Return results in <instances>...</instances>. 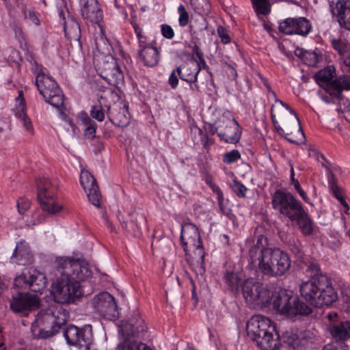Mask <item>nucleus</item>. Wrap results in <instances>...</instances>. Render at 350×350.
<instances>
[{
  "label": "nucleus",
  "mask_w": 350,
  "mask_h": 350,
  "mask_svg": "<svg viewBox=\"0 0 350 350\" xmlns=\"http://www.w3.org/2000/svg\"><path fill=\"white\" fill-rule=\"evenodd\" d=\"M56 268L60 274L51 286L54 301L70 304L81 295L80 283L92 274L89 265L84 260L71 257H59Z\"/></svg>",
  "instance_id": "1"
},
{
  "label": "nucleus",
  "mask_w": 350,
  "mask_h": 350,
  "mask_svg": "<svg viewBox=\"0 0 350 350\" xmlns=\"http://www.w3.org/2000/svg\"><path fill=\"white\" fill-rule=\"evenodd\" d=\"M262 236L249 249L247 262L252 269H258L265 276L277 278L284 275L291 266V260L287 253L278 247L262 245Z\"/></svg>",
  "instance_id": "2"
},
{
  "label": "nucleus",
  "mask_w": 350,
  "mask_h": 350,
  "mask_svg": "<svg viewBox=\"0 0 350 350\" xmlns=\"http://www.w3.org/2000/svg\"><path fill=\"white\" fill-rule=\"evenodd\" d=\"M301 296L312 306H330L338 299L330 278L325 274L303 282L299 287Z\"/></svg>",
  "instance_id": "3"
},
{
  "label": "nucleus",
  "mask_w": 350,
  "mask_h": 350,
  "mask_svg": "<svg viewBox=\"0 0 350 350\" xmlns=\"http://www.w3.org/2000/svg\"><path fill=\"white\" fill-rule=\"evenodd\" d=\"M118 329L122 341L117 347L118 350H152L146 344L137 340L146 329L144 321L138 312H134L128 320L122 321L118 325Z\"/></svg>",
  "instance_id": "4"
},
{
  "label": "nucleus",
  "mask_w": 350,
  "mask_h": 350,
  "mask_svg": "<svg viewBox=\"0 0 350 350\" xmlns=\"http://www.w3.org/2000/svg\"><path fill=\"white\" fill-rule=\"evenodd\" d=\"M68 319V312L58 303H54L46 309H42L37 314L35 321L32 323V327L43 326L44 329L50 327L45 332L40 330L38 336L46 338L57 333L60 327Z\"/></svg>",
  "instance_id": "5"
},
{
  "label": "nucleus",
  "mask_w": 350,
  "mask_h": 350,
  "mask_svg": "<svg viewBox=\"0 0 350 350\" xmlns=\"http://www.w3.org/2000/svg\"><path fill=\"white\" fill-rule=\"evenodd\" d=\"M272 297L273 308L278 313L290 318L308 315L312 312L310 306L294 296L291 291L281 290Z\"/></svg>",
  "instance_id": "6"
},
{
  "label": "nucleus",
  "mask_w": 350,
  "mask_h": 350,
  "mask_svg": "<svg viewBox=\"0 0 350 350\" xmlns=\"http://www.w3.org/2000/svg\"><path fill=\"white\" fill-rule=\"evenodd\" d=\"M335 72V68L329 66L315 75V80L332 97L341 100L342 91L350 90V76L344 75L333 80Z\"/></svg>",
  "instance_id": "7"
},
{
  "label": "nucleus",
  "mask_w": 350,
  "mask_h": 350,
  "mask_svg": "<svg viewBox=\"0 0 350 350\" xmlns=\"http://www.w3.org/2000/svg\"><path fill=\"white\" fill-rule=\"evenodd\" d=\"M180 240L186 255H188L189 247L194 251L196 262L200 265L198 271L200 273H203L205 252L198 228L191 223L185 224L182 226Z\"/></svg>",
  "instance_id": "8"
},
{
  "label": "nucleus",
  "mask_w": 350,
  "mask_h": 350,
  "mask_svg": "<svg viewBox=\"0 0 350 350\" xmlns=\"http://www.w3.org/2000/svg\"><path fill=\"white\" fill-rule=\"evenodd\" d=\"M242 293L246 302L254 306H266L273 293L253 278L245 280L242 285Z\"/></svg>",
  "instance_id": "9"
},
{
  "label": "nucleus",
  "mask_w": 350,
  "mask_h": 350,
  "mask_svg": "<svg viewBox=\"0 0 350 350\" xmlns=\"http://www.w3.org/2000/svg\"><path fill=\"white\" fill-rule=\"evenodd\" d=\"M271 204L274 210L290 220L295 218V216L304 208L301 202L293 194L282 190L274 192Z\"/></svg>",
  "instance_id": "10"
},
{
  "label": "nucleus",
  "mask_w": 350,
  "mask_h": 350,
  "mask_svg": "<svg viewBox=\"0 0 350 350\" xmlns=\"http://www.w3.org/2000/svg\"><path fill=\"white\" fill-rule=\"evenodd\" d=\"M46 284L45 275L33 268L16 276L14 280V287L18 291L30 289L33 292H40L46 288Z\"/></svg>",
  "instance_id": "11"
},
{
  "label": "nucleus",
  "mask_w": 350,
  "mask_h": 350,
  "mask_svg": "<svg viewBox=\"0 0 350 350\" xmlns=\"http://www.w3.org/2000/svg\"><path fill=\"white\" fill-rule=\"evenodd\" d=\"M38 200L42 209L49 214H55L62 206L55 200L54 189L46 178H40L37 181Z\"/></svg>",
  "instance_id": "12"
},
{
  "label": "nucleus",
  "mask_w": 350,
  "mask_h": 350,
  "mask_svg": "<svg viewBox=\"0 0 350 350\" xmlns=\"http://www.w3.org/2000/svg\"><path fill=\"white\" fill-rule=\"evenodd\" d=\"M216 124L215 131L221 140L229 144H236L240 140L241 131L234 118L223 116Z\"/></svg>",
  "instance_id": "13"
},
{
  "label": "nucleus",
  "mask_w": 350,
  "mask_h": 350,
  "mask_svg": "<svg viewBox=\"0 0 350 350\" xmlns=\"http://www.w3.org/2000/svg\"><path fill=\"white\" fill-rule=\"evenodd\" d=\"M64 336L69 345L88 349L92 342V326L86 325L79 328L75 325H69L64 330Z\"/></svg>",
  "instance_id": "14"
},
{
  "label": "nucleus",
  "mask_w": 350,
  "mask_h": 350,
  "mask_svg": "<svg viewBox=\"0 0 350 350\" xmlns=\"http://www.w3.org/2000/svg\"><path fill=\"white\" fill-rule=\"evenodd\" d=\"M275 325L271 321L263 316L252 317L247 323L246 331L249 338L256 342L265 335L274 332Z\"/></svg>",
  "instance_id": "15"
},
{
  "label": "nucleus",
  "mask_w": 350,
  "mask_h": 350,
  "mask_svg": "<svg viewBox=\"0 0 350 350\" xmlns=\"http://www.w3.org/2000/svg\"><path fill=\"white\" fill-rule=\"evenodd\" d=\"M40 299L35 294L18 292L10 301V308L14 312L27 316L29 311L38 308Z\"/></svg>",
  "instance_id": "16"
},
{
  "label": "nucleus",
  "mask_w": 350,
  "mask_h": 350,
  "mask_svg": "<svg viewBox=\"0 0 350 350\" xmlns=\"http://www.w3.org/2000/svg\"><path fill=\"white\" fill-rule=\"evenodd\" d=\"M278 29L286 35L306 36L310 32L312 25L305 17L288 18L280 23Z\"/></svg>",
  "instance_id": "17"
},
{
  "label": "nucleus",
  "mask_w": 350,
  "mask_h": 350,
  "mask_svg": "<svg viewBox=\"0 0 350 350\" xmlns=\"http://www.w3.org/2000/svg\"><path fill=\"white\" fill-rule=\"evenodd\" d=\"M97 71L103 79L111 85H118L124 79L122 72L117 61L112 57L98 63L97 64Z\"/></svg>",
  "instance_id": "18"
},
{
  "label": "nucleus",
  "mask_w": 350,
  "mask_h": 350,
  "mask_svg": "<svg viewBox=\"0 0 350 350\" xmlns=\"http://www.w3.org/2000/svg\"><path fill=\"white\" fill-rule=\"evenodd\" d=\"M329 7L332 16L340 27L350 31V0L329 1Z\"/></svg>",
  "instance_id": "19"
},
{
  "label": "nucleus",
  "mask_w": 350,
  "mask_h": 350,
  "mask_svg": "<svg viewBox=\"0 0 350 350\" xmlns=\"http://www.w3.org/2000/svg\"><path fill=\"white\" fill-rule=\"evenodd\" d=\"M94 308L104 316L116 317L118 314V306L115 298L107 292L98 294L94 299Z\"/></svg>",
  "instance_id": "20"
},
{
  "label": "nucleus",
  "mask_w": 350,
  "mask_h": 350,
  "mask_svg": "<svg viewBox=\"0 0 350 350\" xmlns=\"http://www.w3.org/2000/svg\"><path fill=\"white\" fill-rule=\"evenodd\" d=\"M81 184L83 187L89 200L97 207L100 206V192L96 180L93 175L88 171L82 170L80 177Z\"/></svg>",
  "instance_id": "21"
},
{
  "label": "nucleus",
  "mask_w": 350,
  "mask_h": 350,
  "mask_svg": "<svg viewBox=\"0 0 350 350\" xmlns=\"http://www.w3.org/2000/svg\"><path fill=\"white\" fill-rule=\"evenodd\" d=\"M201 70L200 62L196 59H190L176 68L178 76L187 83H195Z\"/></svg>",
  "instance_id": "22"
},
{
  "label": "nucleus",
  "mask_w": 350,
  "mask_h": 350,
  "mask_svg": "<svg viewBox=\"0 0 350 350\" xmlns=\"http://www.w3.org/2000/svg\"><path fill=\"white\" fill-rule=\"evenodd\" d=\"M81 14L82 17L94 23H98L103 17L97 0H81Z\"/></svg>",
  "instance_id": "23"
},
{
  "label": "nucleus",
  "mask_w": 350,
  "mask_h": 350,
  "mask_svg": "<svg viewBox=\"0 0 350 350\" xmlns=\"http://www.w3.org/2000/svg\"><path fill=\"white\" fill-rule=\"evenodd\" d=\"M32 260L33 256L29 245L25 241L18 243L11 257V262L19 265H26L32 262Z\"/></svg>",
  "instance_id": "24"
},
{
  "label": "nucleus",
  "mask_w": 350,
  "mask_h": 350,
  "mask_svg": "<svg viewBox=\"0 0 350 350\" xmlns=\"http://www.w3.org/2000/svg\"><path fill=\"white\" fill-rule=\"evenodd\" d=\"M109 118L113 124L118 126H127L130 121L127 106L125 105L113 106L112 109H109Z\"/></svg>",
  "instance_id": "25"
},
{
  "label": "nucleus",
  "mask_w": 350,
  "mask_h": 350,
  "mask_svg": "<svg viewBox=\"0 0 350 350\" xmlns=\"http://www.w3.org/2000/svg\"><path fill=\"white\" fill-rule=\"evenodd\" d=\"M35 83L40 94L48 95L49 90L59 86L55 81L42 71L38 72Z\"/></svg>",
  "instance_id": "26"
},
{
  "label": "nucleus",
  "mask_w": 350,
  "mask_h": 350,
  "mask_svg": "<svg viewBox=\"0 0 350 350\" xmlns=\"http://www.w3.org/2000/svg\"><path fill=\"white\" fill-rule=\"evenodd\" d=\"M255 342L262 350H278L281 346L280 336L275 330Z\"/></svg>",
  "instance_id": "27"
},
{
  "label": "nucleus",
  "mask_w": 350,
  "mask_h": 350,
  "mask_svg": "<svg viewBox=\"0 0 350 350\" xmlns=\"http://www.w3.org/2000/svg\"><path fill=\"white\" fill-rule=\"evenodd\" d=\"M323 167H324L328 172V183L330 189L332 190L334 196L344 207L345 213L347 214L348 211L349 210V206L344 199L341 189L337 185L336 179L333 172H332V170L329 167L326 166L324 163H323Z\"/></svg>",
  "instance_id": "28"
},
{
  "label": "nucleus",
  "mask_w": 350,
  "mask_h": 350,
  "mask_svg": "<svg viewBox=\"0 0 350 350\" xmlns=\"http://www.w3.org/2000/svg\"><path fill=\"white\" fill-rule=\"evenodd\" d=\"M16 101L18 102V105L16 107L17 112L16 116L21 120L26 131L31 133L33 131V126L30 119L25 113V103L22 91L19 92L18 96L16 98Z\"/></svg>",
  "instance_id": "29"
},
{
  "label": "nucleus",
  "mask_w": 350,
  "mask_h": 350,
  "mask_svg": "<svg viewBox=\"0 0 350 350\" xmlns=\"http://www.w3.org/2000/svg\"><path fill=\"white\" fill-rule=\"evenodd\" d=\"M291 221L296 222L303 234L309 235L312 233V221L304 208Z\"/></svg>",
  "instance_id": "30"
},
{
  "label": "nucleus",
  "mask_w": 350,
  "mask_h": 350,
  "mask_svg": "<svg viewBox=\"0 0 350 350\" xmlns=\"http://www.w3.org/2000/svg\"><path fill=\"white\" fill-rule=\"evenodd\" d=\"M138 55L143 61L144 65L150 67L156 66L159 61V53L157 47L144 49L143 51H138Z\"/></svg>",
  "instance_id": "31"
},
{
  "label": "nucleus",
  "mask_w": 350,
  "mask_h": 350,
  "mask_svg": "<svg viewBox=\"0 0 350 350\" xmlns=\"http://www.w3.org/2000/svg\"><path fill=\"white\" fill-rule=\"evenodd\" d=\"M44 100L55 108H60L63 106L64 96L59 86L49 90V94H41Z\"/></svg>",
  "instance_id": "32"
},
{
  "label": "nucleus",
  "mask_w": 350,
  "mask_h": 350,
  "mask_svg": "<svg viewBox=\"0 0 350 350\" xmlns=\"http://www.w3.org/2000/svg\"><path fill=\"white\" fill-rule=\"evenodd\" d=\"M330 333L334 338L346 340L350 336V322L346 321L334 324L330 327Z\"/></svg>",
  "instance_id": "33"
},
{
  "label": "nucleus",
  "mask_w": 350,
  "mask_h": 350,
  "mask_svg": "<svg viewBox=\"0 0 350 350\" xmlns=\"http://www.w3.org/2000/svg\"><path fill=\"white\" fill-rule=\"evenodd\" d=\"M332 45L340 55H348L344 63L350 72V44L345 40L334 39L332 40Z\"/></svg>",
  "instance_id": "34"
},
{
  "label": "nucleus",
  "mask_w": 350,
  "mask_h": 350,
  "mask_svg": "<svg viewBox=\"0 0 350 350\" xmlns=\"http://www.w3.org/2000/svg\"><path fill=\"white\" fill-rule=\"evenodd\" d=\"M79 118L81 124L84 126V135L88 139H92L95 137L96 124L90 119L87 113L82 112L79 114Z\"/></svg>",
  "instance_id": "35"
},
{
  "label": "nucleus",
  "mask_w": 350,
  "mask_h": 350,
  "mask_svg": "<svg viewBox=\"0 0 350 350\" xmlns=\"http://www.w3.org/2000/svg\"><path fill=\"white\" fill-rule=\"evenodd\" d=\"M282 338L285 343L295 349L301 348L299 335L292 331H286L282 334Z\"/></svg>",
  "instance_id": "36"
},
{
  "label": "nucleus",
  "mask_w": 350,
  "mask_h": 350,
  "mask_svg": "<svg viewBox=\"0 0 350 350\" xmlns=\"http://www.w3.org/2000/svg\"><path fill=\"white\" fill-rule=\"evenodd\" d=\"M190 32L191 34H196L199 31H202L206 29L205 18L200 16L198 18L191 21L189 25Z\"/></svg>",
  "instance_id": "37"
},
{
  "label": "nucleus",
  "mask_w": 350,
  "mask_h": 350,
  "mask_svg": "<svg viewBox=\"0 0 350 350\" xmlns=\"http://www.w3.org/2000/svg\"><path fill=\"white\" fill-rule=\"evenodd\" d=\"M263 83H264L265 86L267 88V90L268 98H273L275 100V103H278L280 105L284 107L286 109H288L291 111V113H292L293 114H294L297 120H299L295 112L291 108H290L287 104L283 103L282 100L277 98L275 92L273 90H272V89H271V86L269 85L266 79H263Z\"/></svg>",
  "instance_id": "38"
},
{
  "label": "nucleus",
  "mask_w": 350,
  "mask_h": 350,
  "mask_svg": "<svg viewBox=\"0 0 350 350\" xmlns=\"http://www.w3.org/2000/svg\"><path fill=\"white\" fill-rule=\"evenodd\" d=\"M256 11L262 14L269 12L270 5L268 0H251Z\"/></svg>",
  "instance_id": "39"
},
{
  "label": "nucleus",
  "mask_w": 350,
  "mask_h": 350,
  "mask_svg": "<svg viewBox=\"0 0 350 350\" xmlns=\"http://www.w3.org/2000/svg\"><path fill=\"white\" fill-rule=\"evenodd\" d=\"M224 281L233 291L237 288L239 282V278L237 273L228 272L224 275Z\"/></svg>",
  "instance_id": "40"
},
{
  "label": "nucleus",
  "mask_w": 350,
  "mask_h": 350,
  "mask_svg": "<svg viewBox=\"0 0 350 350\" xmlns=\"http://www.w3.org/2000/svg\"><path fill=\"white\" fill-rule=\"evenodd\" d=\"M299 340L301 342V347L306 345L308 343L314 342L315 338L314 334L311 330H304L299 334Z\"/></svg>",
  "instance_id": "41"
},
{
  "label": "nucleus",
  "mask_w": 350,
  "mask_h": 350,
  "mask_svg": "<svg viewBox=\"0 0 350 350\" xmlns=\"http://www.w3.org/2000/svg\"><path fill=\"white\" fill-rule=\"evenodd\" d=\"M179 14L178 24L180 27H185L189 21V15L183 5H180L178 8Z\"/></svg>",
  "instance_id": "42"
},
{
  "label": "nucleus",
  "mask_w": 350,
  "mask_h": 350,
  "mask_svg": "<svg viewBox=\"0 0 350 350\" xmlns=\"http://www.w3.org/2000/svg\"><path fill=\"white\" fill-rule=\"evenodd\" d=\"M134 29L138 39L139 47V51H143L144 49L152 47V45H148L146 44V38L142 35V29L137 25H134Z\"/></svg>",
  "instance_id": "43"
},
{
  "label": "nucleus",
  "mask_w": 350,
  "mask_h": 350,
  "mask_svg": "<svg viewBox=\"0 0 350 350\" xmlns=\"http://www.w3.org/2000/svg\"><path fill=\"white\" fill-rule=\"evenodd\" d=\"M90 116L92 118L98 122H102L105 118V113L101 105H94L90 110Z\"/></svg>",
  "instance_id": "44"
},
{
  "label": "nucleus",
  "mask_w": 350,
  "mask_h": 350,
  "mask_svg": "<svg viewBox=\"0 0 350 350\" xmlns=\"http://www.w3.org/2000/svg\"><path fill=\"white\" fill-rule=\"evenodd\" d=\"M231 187L233 191L239 198H244L245 196V193L247 189L241 182L234 180Z\"/></svg>",
  "instance_id": "45"
},
{
  "label": "nucleus",
  "mask_w": 350,
  "mask_h": 350,
  "mask_svg": "<svg viewBox=\"0 0 350 350\" xmlns=\"http://www.w3.org/2000/svg\"><path fill=\"white\" fill-rule=\"evenodd\" d=\"M241 154L237 150H233L224 154L223 161L225 163L230 164L240 159Z\"/></svg>",
  "instance_id": "46"
},
{
  "label": "nucleus",
  "mask_w": 350,
  "mask_h": 350,
  "mask_svg": "<svg viewBox=\"0 0 350 350\" xmlns=\"http://www.w3.org/2000/svg\"><path fill=\"white\" fill-rule=\"evenodd\" d=\"M161 33L162 36L167 39L171 40L174 36V31L172 27L167 24L161 25Z\"/></svg>",
  "instance_id": "47"
},
{
  "label": "nucleus",
  "mask_w": 350,
  "mask_h": 350,
  "mask_svg": "<svg viewBox=\"0 0 350 350\" xmlns=\"http://www.w3.org/2000/svg\"><path fill=\"white\" fill-rule=\"evenodd\" d=\"M18 211L20 214H23L29 207L30 202L24 199H20L17 202Z\"/></svg>",
  "instance_id": "48"
},
{
  "label": "nucleus",
  "mask_w": 350,
  "mask_h": 350,
  "mask_svg": "<svg viewBox=\"0 0 350 350\" xmlns=\"http://www.w3.org/2000/svg\"><path fill=\"white\" fill-rule=\"evenodd\" d=\"M217 33L224 44H228L230 42V38L225 28L221 26L219 27L217 29Z\"/></svg>",
  "instance_id": "49"
},
{
  "label": "nucleus",
  "mask_w": 350,
  "mask_h": 350,
  "mask_svg": "<svg viewBox=\"0 0 350 350\" xmlns=\"http://www.w3.org/2000/svg\"><path fill=\"white\" fill-rule=\"evenodd\" d=\"M308 271H310V275L312 278H314V277H317L319 275H320L321 274H322L321 273H320V268H319V265L317 263V262H311L309 265H308Z\"/></svg>",
  "instance_id": "50"
},
{
  "label": "nucleus",
  "mask_w": 350,
  "mask_h": 350,
  "mask_svg": "<svg viewBox=\"0 0 350 350\" xmlns=\"http://www.w3.org/2000/svg\"><path fill=\"white\" fill-rule=\"evenodd\" d=\"M193 53L197 56L199 59L200 64H202L204 66H206V62L203 58V53L200 47L195 44L192 49Z\"/></svg>",
  "instance_id": "51"
},
{
  "label": "nucleus",
  "mask_w": 350,
  "mask_h": 350,
  "mask_svg": "<svg viewBox=\"0 0 350 350\" xmlns=\"http://www.w3.org/2000/svg\"><path fill=\"white\" fill-rule=\"evenodd\" d=\"M176 74L177 72L176 69L171 72L168 79L169 84L173 89H175L178 84V79Z\"/></svg>",
  "instance_id": "52"
},
{
  "label": "nucleus",
  "mask_w": 350,
  "mask_h": 350,
  "mask_svg": "<svg viewBox=\"0 0 350 350\" xmlns=\"http://www.w3.org/2000/svg\"><path fill=\"white\" fill-rule=\"evenodd\" d=\"M315 159L321 163L323 166V163H324L326 166L329 167L330 169L331 164L330 163L325 159V156L319 152L315 153Z\"/></svg>",
  "instance_id": "53"
},
{
  "label": "nucleus",
  "mask_w": 350,
  "mask_h": 350,
  "mask_svg": "<svg viewBox=\"0 0 350 350\" xmlns=\"http://www.w3.org/2000/svg\"><path fill=\"white\" fill-rule=\"evenodd\" d=\"M322 350H349L347 346H335L332 344H327L325 345Z\"/></svg>",
  "instance_id": "54"
},
{
  "label": "nucleus",
  "mask_w": 350,
  "mask_h": 350,
  "mask_svg": "<svg viewBox=\"0 0 350 350\" xmlns=\"http://www.w3.org/2000/svg\"><path fill=\"white\" fill-rule=\"evenodd\" d=\"M211 188L212 191L217 194L218 200L219 203H221L223 200V193L220 188L215 184H211Z\"/></svg>",
  "instance_id": "55"
},
{
  "label": "nucleus",
  "mask_w": 350,
  "mask_h": 350,
  "mask_svg": "<svg viewBox=\"0 0 350 350\" xmlns=\"http://www.w3.org/2000/svg\"><path fill=\"white\" fill-rule=\"evenodd\" d=\"M226 66L228 69L227 70L230 72L228 75L229 79L234 80L237 77L236 70L230 64H227Z\"/></svg>",
  "instance_id": "56"
},
{
  "label": "nucleus",
  "mask_w": 350,
  "mask_h": 350,
  "mask_svg": "<svg viewBox=\"0 0 350 350\" xmlns=\"http://www.w3.org/2000/svg\"><path fill=\"white\" fill-rule=\"evenodd\" d=\"M274 109H275V106H272L271 110V118L272 122L278 132H280V131H283L282 129L280 126H277L278 122L275 119V115L274 114Z\"/></svg>",
  "instance_id": "57"
},
{
  "label": "nucleus",
  "mask_w": 350,
  "mask_h": 350,
  "mask_svg": "<svg viewBox=\"0 0 350 350\" xmlns=\"http://www.w3.org/2000/svg\"><path fill=\"white\" fill-rule=\"evenodd\" d=\"M58 12H59V16L62 17L63 21H64L63 24H64V31H65L66 33H68V26L67 23L65 21V13L64 12V10L62 8H58Z\"/></svg>",
  "instance_id": "58"
},
{
  "label": "nucleus",
  "mask_w": 350,
  "mask_h": 350,
  "mask_svg": "<svg viewBox=\"0 0 350 350\" xmlns=\"http://www.w3.org/2000/svg\"><path fill=\"white\" fill-rule=\"evenodd\" d=\"M14 33L16 38L18 40L23 39V33L22 29L20 27L15 26L14 27Z\"/></svg>",
  "instance_id": "59"
},
{
  "label": "nucleus",
  "mask_w": 350,
  "mask_h": 350,
  "mask_svg": "<svg viewBox=\"0 0 350 350\" xmlns=\"http://www.w3.org/2000/svg\"><path fill=\"white\" fill-rule=\"evenodd\" d=\"M296 191L299 193V196L306 202L309 203V198H308L305 191L301 189V187L297 189Z\"/></svg>",
  "instance_id": "60"
},
{
  "label": "nucleus",
  "mask_w": 350,
  "mask_h": 350,
  "mask_svg": "<svg viewBox=\"0 0 350 350\" xmlns=\"http://www.w3.org/2000/svg\"><path fill=\"white\" fill-rule=\"evenodd\" d=\"M29 17L31 19V21L36 25H38L39 24V20L38 18L36 17V16L34 14L33 12H29Z\"/></svg>",
  "instance_id": "61"
},
{
  "label": "nucleus",
  "mask_w": 350,
  "mask_h": 350,
  "mask_svg": "<svg viewBox=\"0 0 350 350\" xmlns=\"http://www.w3.org/2000/svg\"><path fill=\"white\" fill-rule=\"evenodd\" d=\"M191 131L192 133H198L201 136V139H202V131L200 128L198 126H193L191 127Z\"/></svg>",
  "instance_id": "62"
},
{
  "label": "nucleus",
  "mask_w": 350,
  "mask_h": 350,
  "mask_svg": "<svg viewBox=\"0 0 350 350\" xmlns=\"http://www.w3.org/2000/svg\"><path fill=\"white\" fill-rule=\"evenodd\" d=\"M70 23H72V27L75 31H79V25L74 19H72Z\"/></svg>",
  "instance_id": "63"
},
{
  "label": "nucleus",
  "mask_w": 350,
  "mask_h": 350,
  "mask_svg": "<svg viewBox=\"0 0 350 350\" xmlns=\"http://www.w3.org/2000/svg\"><path fill=\"white\" fill-rule=\"evenodd\" d=\"M292 183L293 184L295 190L301 188V186H300V184H299L298 180L295 179V180H293Z\"/></svg>",
  "instance_id": "64"
}]
</instances>
